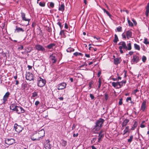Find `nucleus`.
<instances>
[{
    "mask_svg": "<svg viewBox=\"0 0 149 149\" xmlns=\"http://www.w3.org/2000/svg\"><path fill=\"white\" fill-rule=\"evenodd\" d=\"M128 100L131 101V97H128L126 99V101L127 102H128Z\"/></svg>",
    "mask_w": 149,
    "mask_h": 149,
    "instance_id": "56",
    "label": "nucleus"
},
{
    "mask_svg": "<svg viewBox=\"0 0 149 149\" xmlns=\"http://www.w3.org/2000/svg\"><path fill=\"white\" fill-rule=\"evenodd\" d=\"M17 106L15 104H11L10 106V109L13 111H15Z\"/></svg>",
    "mask_w": 149,
    "mask_h": 149,
    "instance_id": "18",
    "label": "nucleus"
},
{
    "mask_svg": "<svg viewBox=\"0 0 149 149\" xmlns=\"http://www.w3.org/2000/svg\"><path fill=\"white\" fill-rule=\"evenodd\" d=\"M140 127L141 128H144V127H145V125H143V124H141Z\"/></svg>",
    "mask_w": 149,
    "mask_h": 149,
    "instance_id": "59",
    "label": "nucleus"
},
{
    "mask_svg": "<svg viewBox=\"0 0 149 149\" xmlns=\"http://www.w3.org/2000/svg\"><path fill=\"white\" fill-rule=\"evenodd\" d=\"M113 57V63L115 65H117L120 63L121 60L120 57H116V56Z\"/></svg>",
    "mask_w": 149,
    "mask_h": 149,
    "instance_id": "8",
    "label": "nucleus"
},
{
    "mask_svg": "<svg viewBox=\"0 0 149 149\" xmlns=\"http://www.w3.org/2000/svg\"><path fill=\"white\" fill-rule=\"evenodd\" d=\"M78 135V133H77L76 134H73V136L74 137H77V136Z\"/></svg>",
    "mask_w": 149,
    "mask_h": 149,
    "instance_id": "62",
    "label": "nucleus"
},
{
    "mask_svg": "<svg viewBox=\"0 0 149 149\" xmlns=\"http://www.w3.org/2000/svg\"><path fill=\"white\" fill-rule=\"evenodd\" d=\"M22 19L23 20H24L25 21H27L28 22V23H29V21H30V19H26L25 17H24V18H22ZM29 24V23H28V24Z\"/></svg>",
    "mask_w": 149,
    "mask_h": 149,
    "instance_id": "40",
    "label": "nucleus"
},
{
    "mask_svg": "<svg viewBox=\"0 0 149 149\" xmlns=\"http://www.w3.org/2000/svg\"><path fill=\"white\" fill-rule=\"evenodd\" d=\"M124 133L123 134V135H124L125 134H126L127 132H129L128 134H127V135L128 136L129 135V130H127L126 129H125V130L123 131Z\"/></svg>",
    "mask_w": 149,
    "mask_h": 149,
    "instance_id": "38",
    "label": "nucleus"
},
{
    "mask_svg": "<svg viewBox=\"0 0 149 149\" xmlns=\"http://www.w3.org/2000/svg\"><path fill=\"white\" fill-rule=\"evenodd\" d=\"M104 136V134H99V138L98 142H99L100 140Z\"/></svg>",
    "mask_w": 149,
    "mask_h": 149,
    "instance_id": "35",
    "label": "nucleus"
},
{
    "mask_svg": "<svg viewBox=\"0 0 149 149\" xmlns=\"http://www.w3.org/2000/svg\"><path fill=\"white\" fill-rule=\"evenodd\" d=\"M90 97H91V99L92 100H93L94 99V95L92 94H90Z\"/></svg>",
    "mask_w": 149,
    "mask_h": 149,
    "instance_id": "49",
    "label": "nucleus"
},
{
    "mask_svg": "<svg viewBox=\"0 0 149 149\" xmlns=\"http://www.w3.org/2000/svg\"><path fill=\"white\" fill-rule=\"evenodd\" d=\"M22 88L23 90H24L27 87V84H24L22 85Z\"/></svg>",
    "mask_w": 149,
    "mask_h": 149,
    "instance_id": "33",
    "label": "nucleus"
},
{
    "mask_svg": "<svg viewBox=\"0 0 149 149\" xmlns=\"http://www.w3.org/2000/svg\"><path fill=\"white\" fill-rule=\"evenodd\" d=\"M138 91H139V90L137 89H136L135 90H134V93L135 94Z\"/></svg>",
    "mask_w": 149,
    "mask_h": 149,
    "instance_id": "60",
    "label": "nucleus"
},
{
    "mask_svg": "<svg viewBox=\"0 0 149 149\" xmlns=\"http://www.w3.org/2000/svg\"><path fill=\"white\" fill-rule=\"evenodd\" d=\"M25 16V14L23 12L21 13V17L22 18H24V17Z\"/></svg>",
    "mask_w": 149,
    "mask_h": 149,
    "instance_id": "48",
    "label": "nucleus"
},
{
    "mask_svg": "<svg viewBox=\"0 0 149 149\" xmlns=\"http://www.w3.org/2000/svg\"><path fill=\"white\" fill-rule=\"evenodd\" d=\"M51 57V60L53 63H56V59L55 58V56H50Z\"/></svg>",
    "mask_w": 149,
    "mask_h": 149,
    "instance_id": "28",
    "label": "nucleus"
},
{
    "mask_svg": "<svg viewBox=\"0 0 149 149\" xmlns=\"http://www.w3.org/2000/svg\"><path fill=\"white\" fill-rule=\"evenodd\" d=\"M129 122V120L127 119H125L123 121L122 124V127L126 126L127 123Z\"/></svg>",
    "mask_w": 149,
    "mask_h": 149,
    "instance_id": "20",
    "label": "nucleus"
},
{
    "mask_svg": "<svg viewBox=\"0 0 149 149\" xmlns=\"http://www.w3.org/2000/svg\"><path fill=\"white\" fill-rule=\"evenodd\" d=\"M134 47L136 49H137L139 50L140 49V47L139 45H138L136 44H134Z\"/></svg>",
    "mask_w": 149,
    "mask_h": 149,
    "instance_id": "26",
    "label": "nucleus"
},
{
    "mask_svg": "<svg viewBox=\"0 0 149 149\" xmlns=\"http://www.w3.org/2000/svg\"><path fill=\"white\" fill-rule=\"evenodd\" d=\"M104 121V119L100 118L95 123V125L93 128V130L97 131H99L102 126V124Z\"/></svg>",
    "mask_w": 149,
    "mask_h": 149,
    "instance_id": "2",
    "label": "nucleus"
},
{
    "mask_svg": "<svg viewBox=\"0 0 149 149\" xmlns=\"http://www.w3.org/2000/svg\"><path fill=\"white\" fill-rule=\"evenodd\" d=\"M67 142L66 141L63 140L62 141L61 144L62 146L65 147L67 145Z\"/></svg>",
    "mask_w": 149,
    "mask_h": 149,
    "instance_id": "27",
    "label": "nucleus"
},
{
    "mask_svg": "<svg viewBox=\"0 0 149 149\" xmlns=\"http://www.w3.org/2000/svg\"><path fill=\"white\" fill-rule=\"evenodd\" d=\"M89 50H93L95 51H96L97 50V49L96 48H94L92 47H90L89 48Z\"/></svg>",
    "mask_w": 149,
    "mask_h": 149,
    "instance_id": "43",
    "label": "nucleus"
},
{
    "mask_svg": "<svg viewBox=\"0 0 149 149\" xmlns=\"http://www.w3.org/2000/svg\"><path fill=\"white\" fill-rule=\"evenodd\" d=\"M32 95L31 97H37L38 95V92L34 91L32 93Z\"/></svg>",
    "mask_w": 149,
    "mask_h": 149,
    "instance_id": "25",
    "label": "nucleus"
},
{
    "mask_svg": "<svg viewBox=\"0 0 149 149\" xmlns=\"http://www.w3.org/2000/svg\"><path fill=\"white\" fill-rule=\"evenodd\" d=\"M114 39L113 40V42L115 43H116L118 40V38L117 35L116 34L114 35Z\"/></svg>",
    "mask_w": 149,
    "mask_h": 149,
    "instance_id": "30",
    "label": "nucleus"
},
{
    "mask_svg": "<svg viewBox=\"0 0 149 149\" xmlns=\"http://www.w3.org/2000/svg\"><path fill=\"white\" fill-rule=\"evenodd\" d=\"M132 20L133 22L134 25H136L137 24V23L133 19Z\"/></svg>",
    "mask_w": 149,
    "mask_h": 149,
    "instance_id": "58",
    "label": "nucleus"
},
{
    "mask_svg": "<svg viewBox=\"0 0 149 149\" xmlns=\"http://www.w3.org/2000/svg\"><path fill=\"white\" fill-rule=\"evenodd\" d=\"M144 43L146 45H147L149 44V42L148 41L147 39L146 38H145Z\"/></svg>",
    "mask_w": 149,
    "mask_h": 149,
    "instance_id": "42",
    "label": "nucleus"
},
{
    "mask_svg": "<svg viewBox=\"0 0 149 149\" xmlns=\"http://www.w3.org/2000/svg\"><path fill=\"white\" fill-rule=\"evenodd\" d=\"M3 102L2 103V104H6V102L7 101V100H4L3 99Z\"/></svg>",
    "mask_w": 149,
    "mask_h": 149,
    "instance_id": "53",
    "label": "nucleus"
},
{
    "mask_svg": "<svg viewBox=\"0 0 149 149\" xmlns=\"http://www.w3.org/2000/svg\"><path fill=\"white\" fill-rule=\"evenodd\" d=\"M74 51V49L72 47H69L67 49V51L68 52H73Z\"/></svg>",
    "mask_w": 149,
    "mask_h": 149,
    "instance_id": "29",
    "label": "nucleus"
},
{
    "mask_svg": "<svg viewBox=\"0 0 149 149\" xmlns=\"http://www.w3.org/2000/svg\"><path fill=\"white\" fill-rule=\"evenodd\" d=\"M18 49L22 50L23 49V47L22 46H21L20 47L18 48Z\"/></svg>",
    "mask_w": 149,
    "mask_h": 149,
    "instance_id": "64",
    "label": "nucleus"
},
{
    "mask_svg": "<svg viewBox=\"0 0 149 149\" xmlns=\"http://www.w3.org/2000/svg\"><path fill=\"white\" fill-rule=\"evenodd\" d=\"M26 80L30 81H33L34 79L33 74L30 72H26Z\"/></svg>",
    "mask_w": 149,
    "mask_h": 149,
    "instance_id": "3",
    "label": "nucleus"
},
{
    "mask_svg": "<svg viewBox=\"0 0 149 149\" xmlns=\"http://www.w3.org/2000/svg\"><path fill=\"white\" fill-rule=\"evenodd\" d=\"M126 35L127 38L128 39L132 37V32L130 31H128L126 32Z\"/></svg>",
    "mask_w": 149,
    "mask_h": 149,
    "instance_id": "14",
    "label": "nucleus"
},
{
    "mask_svg": "<svg viewBox=\"0 0 149 149\" xmlns=\"http://www.w3.org/2000/svg\"><path fill=\"white\" fill-rule=\"evenodd\" d=\"M56 45L55 43H52L48 45L47 46V48L48 49H53L54 47H55Z\"/></svg>",
    "mask_w": 149,
    "mask_h": 149,
    "instance_id": "16",
    "label": "nucleus"
},
{
    "mask_svg": "<svg viewBox=\"0 0 149 149\" xmlns=\"http://www.w3.org/2000/svg\"><path fill=\"white\" fill-rule=\"evenodd\" d=\"M35 48L38 51H44L45 49L44 48L42 45H37L35 46Z\"/></svg>",
    "mask_w": 149,
    "mask_h": 149,
    "instance_id": "10",
    "label": "nucleus"
},
{
    "mask_svg": "<svg viewBox=\"0 0 149 149\" xmlns=\"http://www.w3.org/2000/svg\"><path fill=\"white\" fill-rule=\"evenodd\" d=\"M96 139L97 138L96 137H94L93 138L92 140H91V142L92 143H94Z\"/></svg>",
    "mask_w": 149,
    "mask_h": 149,
    "instance_id": "46",
    "label": "nucleus"
},
{
    "mask_svg": "<svg viewBox=\"0 0 149 149\" xmlns=\"http://www.w3.org/2000/svg\"><path fill=\"white\" fill-rule=\"evenodd\" d=\"M118 45L121 46L123 48L125 49L127 48V46L126 45L125 43L124 42H121L118 44Z\"/></svg>",
    "mask_w": 149,
    "mask_h": 149,
    "instance_id": "15",
    "label": "nucleus"
},
{
    "mask_svg": "<svg viewBox=\"0 0 149 149\" xmlns=\"http://www.w3.org/2000/svg\"><path fill=\"white\" fill-rule=\"evenodd\" d=\"M40 104V102L38 101H36L35 102V105L36 106Z\"/></svg>",
    "mask_w": 149,
    "mask_h": 149,
    "instance_id": "54",
    "label": "nucleus"
},
{
    "mask_svg": "<svg viewBox=\"0 0 149 149\" xmlns=\"http://www.w3.org/2000/svg\"><path fill=\"white\" fill-rule=\"evenodd\" d=\"M65 29H67L68 28V25L67 24H66V23L65 24Z\"/></svg>",
    "mask_w": 149,
    "mask_h": 149,
    "instance_id": "61",
    "label": "nucleus"
},
{
    "mask_svg": "<svg viewBox=\"0 0 149 149\" xmlns=\"http://www.w3.org/2000/svg\"><path fill=\"white\" fill-rule=\"evenodd\" d=\"M10 95V93L9 92H6L3 96V99L5 100H8V98L9 97Z\"/></svg>",
    "mask_w": 149,
    "mask_h": 149,
    "instance_id": "19",
    "label": "nucleus"
},
{
    "mask_svg": "<svg viewBox=\"0 0 149 149\" xmlns=\"http://www.w3.org/2000/svg\"><path fill=\"white\" fill-rule=\"evenodd\" d=\"M146 10L145 12V14L146 17H148L149 13V2L148 3L146 7Z\"/></svg>",
    "mask_w": 149,
    "mask_h": 149,
    "instance_id": "17",
    "label": "nucleus"
},
{
    "mask_svg": "<svg viewBox=\"0 0 149 149\" xmlns=\"http://www.w3.org/2000/svg\"><path fill=\"white\" fill-rule=\"evenodd\" d=\"M93 84V83L92 81H91L89 83V87L90 88H92L91 85Z\"/></svg>",
    "mask_w": 149,
    "mask_h": 149,
    "instance_id": "52",
    "label": "nucleus"
},
{
    "mask_svg": "<svg viewBox=\"0 0 149 149\" xmlns=\"http://www.w3.org/2000/svg\"><path fill=\"white\" fill-rule=\"evenodd\" d=\"M133 136L132 135H131L130 136V139H128V142L130 143L131 142L133 138Z\"/></svg>",
    "mask_w": 149,
    "mask_h": 149,
    "instance_id": "37",
    "label": "nucleus"
},
{
    "mask_svg": "<svg viewBox=\"0 0 149 149\" xmlns=\"http://www.w3.org/2000/svg\"><path fill=\"white\" fill-rule=\"evenodd\" d=\"M127 21L129 25L130 26H133V24L128 19H127Z\"/></svg>",
    "mask_w": 149,
    "mask_h": 149,
    "instance_id": "32",
    "label": "nucleus"
},
{
    "mask_svg": "<svg viewBox=\"0 0 149 149\" xmlns=\"http://www.w3.org/2000/svg\"><path fill=\"white\" fill-rule=\"evenodd\" d=\"M122 36L123 38H124L125 39L126 38V37L125 34H124L123 33L122 34Z\"/></svg>",
    "mask_w": 149,
    "mask_h": 149,
    "instance_id": "63",
    "label": "nucleus"
},
{
    "mask_svg": "<svg viewBox=\"0 0 149 149\" xmlns=\"http://www.w3.org/2000/svg\"><path fill=\"white\" fill-rule=\"evenodd\" d=\"M123 102H122V99L121 98L119 100V101L118 102V104L119 105H121L122 104Z\"/></svg>",
    "mask_w": 149,
    "mask_h": 149,
    "instance_id": "47",
    "label": "nucleus"
},
{
    "mask_svg": "<svg viewBox=\"0 0 149 149\" xmlns=\"http://www.w3.org/2000/svg\"><path fill=\"white\" fill-rule=\"evenodd\" d=\"M112 85L115 88H117L116 83L115 82H113L112 83Z\"/></svg>",
    "mask_w": 149,
    "mask_h": 149,
    "instance_id": "45",
    "label": "nucleus"
},
{
    "mask_svg": "<svg viewBox=\"0 0 149 149\" xmlns=\"http://www.w3.org/2000/svg\"><path fill=\"white\" fill-rule=\"evenodd\" d=\"M39 78L40 79L38 80V85L39 86L41 87L45 85L46 83V81L45 79L41 77H40Z\"/></svg>",
    "mask_w": 149,
    "mask_h": 149,
    "instance_id": "6",
    "label": "nucleus"
},
{
    "mask_svg": "<svg viewBox=\"0 0 149 149\" xmlns=\"http://www.w3.org/2000/svg\"><path fill=\"white\" fill-rule=\"evenodd\" d=\"M45 131L43 130H41L38 133H36L33 134L31 136V139L33 141H39L44 136Z\"/></svg>",
    "mask_w": 149,
    "mask_h": 149,
    "instance_id": "1",
    "label": "nucleus"
},
{
    "mask_svg": "<svg viewBox=\"0 0 149 149\" xmlns=\"http://www.w3.org/2000/svg\"><path fill=\"white\" fill-rule=\"evenodd\" d=\"M66 86V84L65 82H63L58 85V89L59 90H62L65 88Z\"/></svg>",
    "mask_w": 149,
    "mask_h": 149,
    "instance_id": "9",
    "label": "nucleus"
},
{
    "mask_svg": "<svg viewBox=\"0 0 149 149\" xmlns=\"http://www.w3.org/2000/svg\"><path fill=\"white\" fill-rule=\"evenodd\" d=\"M60 35H61V36H63V35L64 36H65V33H64V30H61L60 32Z\"/></svg>",
    "mask_w": 149,
    "mask_h": 149,
    "instance_id": "36",
    "label": "nucleus"
},
{
    "mask_svg": "<svg viewBox=\"0 0 149 149\" xmlns=\"http://www.w3.org/2000/svg\"><path fill=\"white\" fill-rule=\"evenodd\" d=\"M101 72L100 71H98L97 74V77H100V75L101 74Z\"/></svg>",
    "mask_w": 149,
    "mask_h": 149,
    "instance_id": "57",
    "label": "nucleus"
},
{
    "mask_svg": "<svg viewBox=\"0 0 149 149\" xmlns=\"http://www.w3.org/2000/svg\"><path fill=\"white\" fill-rule=\"evenodd\" d=\"M138 123L137 121H135L134 122V124L133 126L132 127L131 129V130H134L135 128H136L137 125Z\"/></svg>",
    "mask_w": 149,
    "mask_h": 149,
    "instance_id": "21",
    "label": "nucleus"
},
{
    "mask_svg": "<svg viewBox=\"0 0 149 149\" xmlns=\"http://www.w3.org/2000/svg\"><path fill=\"white\" fill-rule=\"evenodd\" d=\"M116 83L117 84V88H121L122 86L123 85L122 84H121V82H117Z\"/></svg>",
    "mask_w": 149,
    "mask_h": 149,
    "instance_id": "24",
    "label": "nucleus"
},
{
    "mask_svg": "<svg viewBox=\"0 0 149 149\" xmlns=\"http://www.w3.org/2000/svg\"><path fill=\"white\" fill-rule=\"evenodd\" d=\"M5 143L9 145H10L15 143V139H8L5 140Z\"/></svg>",
    "mask_w": 149,
    "mask_h": 149,
    "instance_id": "7",
    "label": "nucleus"
},
{
    "mask_svg": "<svg viewBox=\"0 0 149 149\" xmlns=\"http://www.w3.org/2000/svg\"><path fill=\"white\" fill-rule=\"evenodd\" d=\"M58 10L63 11L64 10V5L63 4H61L59 7Z\"/></svg>",
    "mask_w": 149,
    "mask_h": 149,
    "instance_id": "23",
    "label": "nucleus"
},
{
    "mask_svg": "<svg viewBox=\"0 0 149 149\" xmlns=\"http://www.w3.org/2000/svg\"><path fill=\"white\" fill-rule=\"evenodd\" d=\"M105 13L110 17L111 16V15L109 13L108 11H107Z\"/></svg>",
    "mask_w": 149,
    "mask_h": 149,
    "instance_id": "55",
    "label": "nucleus"
},
{
    "mask_svg": "<svg viewBox=\"0 0 149 149\" xmlns=\"http://www.w3.org/2000/svg\"><path fill=\"white\" fill-rule=\"evenodd\" d=\"M39 5L41 7H44L45 6V3L44 2H40Z\"/></svg>",
    "mask_w": 149,
    "mask_h": 149,
    "instance_id": "39",
    "label": "nucleus"
},
{
    "mask_svg": "<svg viewBox=\"0 0 149 149\" xmlns=\"http://www.w3.org/2000/svg\"><path fill=\"white\" fill-rule=\"evenodd\" d=\"M105 99L106 100H107L108 99V94L105 93Z\"/></svg>",
    "mask_w": 149,
    "mask_h": 149,
    "instance_id": "51",
    "label": "nucleus"
},
{
    "mask_svg": "<svg viewBox=\"0 0 149 149\" xmlns=\"http://www.w3.org/2000/svg\"><path fill=\"white\" fill-rule=\"evenodd\" d=\"M146 101H144L142 102L141 106V110L142 111H144L146 108Z\"/></svg>",
    "mask_w": 149,
    "mask_h": 149,
    "instance_id": "13",
    "label": "nucleus"
},
{
    "mask_svg": "<svg viewBox=\"0 0 149 149\" xmlns=\"http://www.w3.org/2000/svg\"><path fill=\"white\" fill-rule=\"evenodd\" d=\"M45 146L46 149H51V146L50 143V141L48 139L46 140Z\"/></svg>",
    "mask_w": 149,
    "mask_h": 149,
    "instance_id": "12",
    "label": "nucleus"
},
{
    "mask_svg": "<svg viewBox=\"0 0 149 149\" xmlns=\"http://www.w3.org/2000/svg\"><path fill=\"white\" fill-rule=\"evenodd\" d=\"M50 6L51 8H53L54 6V3L52 2H50Z\"/></svg>",
    "mask_w": 149,
    "mask_h": 149,
    "instance_id": "50",
    "label": "nucleus"
},
{
    "mask_svg": "<svg viewBox=\"0 0 149 149\" xmlns=\"http://www.w3.org/2000/svg\"><path fill=\"white\" fill-rule=\"evenodd\" d=\"M146 60V56H142V61L144 63L145 62Z\"/></svg>",
    "mask_w": 149,
    "mask_h": 149,
    "instance_id": "44",
    "label": "nucleus"
},
{
    "mask_svg": "<svg viewBox=\"0 0 149 149\" xmlns=\"http://www.w3.org/2000/svg\"><path fill=\"white\" fill-rule=\"evenodd\" d=\"M74 55H75V56H77L78 55H83L81 53H79L78 52H76L75 53H74L73 54Z\"/></svg>",
    "mask_w": 149,
    "mask_h": 149,
    "instance_id": "34",
    "label": "nucleus"
},
{
    "mask_svg": "<svg viewBox=\"0 0 149 149\" xmlns=\"http://www.w3.org/2000/svg\"><path fill=\"white\" fill-rule=\"evenodd\" d=\"M117 30L118 32H121L122 30V28L121 26H119L117 28Z\"/></svg>",
    "mask_w": 149,
    "mask_h": 149,
    "instance_id": "41",
    "label": "nucleus"
},
{
    "mask_svg": "<svg viewBox=\"0 0 149 149\" xmlns=\"http://www.w3.org/2000/svg\"><path fill=\"white\" fill-rule=\"evenodd\" d=\"M139 60V56H133L132 58L131 63L132 64L137 63Z\"/></svg>",
    "mask_w": 149,
    "mask_h": 149,
    "instance_id": "11",
    "label": "nucleus"
},
{
    "mask_svg": "<svg viewBox=\"0 0 149 149\" xmlns=\"http://www.w3.org/2000/svg\"><path fill=\"white\" fill-rule=\"evenodd\" d=\"M131 43H129L128 44L127 47V48L126 49L130 50L131 49Z\"/></svg>",
    "mask_w": 149,
    "mask_h": 149,
    "instance_id": "31",
    "label": "nucleus"
},
{
    "mask_svg": "<svg viewBox=\"0 0 149 149\" xmlns=\"http://www.w3.org/2000/svg\"><path fill=\"white\" fill-rule=\"evenodd\" d=\"M16 27H17V28L15 29V31H17V32H24V30H23L22 28L17 27V26H16Z\"/></svg>",
    "mask_w": 149,
    "mask_h": 149,
    "instance_id": "22",
    "label": "nucleus"
},
{
    "mask_svg": "<svg viewBox=\"0 0 149 149\" xmlns=\"http://www.w3.org/2000/svg\"><path fill=\"white\" fill-rule=\"evenodd\" d=\"M14 128L16 132L19 133L22 131L23 128L20 125H18L17 123H15L14 125Z\"/></svg>",
    "mask_w": 149,
    "mask_h": 149,
    "instance_id": "5",
    "label": "nucleus"
},
{
    "mask_svg": "<svg viewBox=\"0 0 149 149\" xmlns=\"http://www.w3.org/2000/svg\"><path fill=\"white\" fill-rule=\"evenodd\" d=\"M15 111L18 114H20L24 113L25 111L21 107L17 106V107L15 109Z\"/></svg>",
    "mask_w": 149,
    "mask_h": 149,
    "instance_id": "4",
    "label": "nucleus"
}]
</instances>
